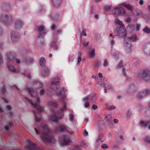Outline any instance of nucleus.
Masks as SVG:
<instances>
[{
	"label": "nucleus",
	"mask_w": 150,
	"mask_h": 150,
	"mask_svg": "<svg viewBox=\"0 0 150 150\" xmlns=\"http://www.w3.org/2000/svg\"><path fill=\"white\" fill-rule=\"evenodd\" d=\"M59 83V78L58 77L54 78L52 79V82L51 83V89L56 93L57 96L59 97V99L62 100L64 99L65 98L64 96L65 91L64 88H58L56 87L55 88H53V86L54 85H56Z\"/></svg>",
	"instance_id": "obj_1"
},
{
	"label": "nucleus",
	"mask_w": 150,
	"mask_h": 150,
	"mask_svg": "<svg viewBox=\"0 0 150 150\" xmlns=\"http://www.w3.org/2000/svg\"><path fill=\"white\" fill-rule=\"evenodd\" d=\"M42 139L52 144H54L56 142V140L51 134L48 128L46 127L44 128L41 133Z\"/></svg>",
	"instance_id": "obj_2"
},
{
	"label": "nucleus",
	"mask_w": 150,
	"mask_h": 150,
	"mask_svg": "<svg viewBox=\"0 0 150 150\" xmlns=\"http://www.w3.org/2000/svg\"><path fill=\"white\" fill-rule=\"evenodd\" d=\"M142 78L147 82L150 81V70L146 69L143 70L142 72Z\"/></svg>",
	"instance_id": "obj_3"
},
{
	"label": "nucleus",
	"mask_w": 150,
	"mask_h": 150,
	"mask_svg": "<svg viewBox=\"0 0 150 150\" xmlns=\"http://www.w3.org/2000/svg\"><path fill=\"white\" fill-rule=\"evenodd\" d=\"M113 14L117 16L124 15L125 14V10L122 7H117L113 8Z\"/></svg>",
	"instance_id": "obj_4"
},
{
	"label": "nucleus",
	"mask_w": 150,
	"mask_h": 150,
	"mask_svg": "<svg viewBox=\"0 0 150 150\" xmlns=\"http://www.w3.org/2000/svg\"><path fill=\"white\" fill-rule=\"evenodd\" d=\"M150 94V88L144 89L139 92L137 94L139 98H142Z\"/></svg>",
	"instance_id": "obj_5"
},
{
	"label": "nucleus",
	"mask_w": 150,
	"mask_h": 150,
	"mask_svg": "<svg viewBox=\"0 0 150 150\" xmlns=\"http://www.w3.org/2000/svg\"><path fill=\"white\" fill-rule=\"evenodd\" d=\"M117 32L120 33L119 35L121 37H122L123 38H126V32L125 28L124 25L118 27L117 29Z\"/></svg>",
	"instance_id": "obj_6"
},
{
	"label": "nucleus",
	"mask_w": 150,
	"mask_h": 150,
	"mask_svg": "<svg viewBox=\"0 0 150 150\" xmlns=\"http://www.w3.org/2000/svg\"><path fill=\"white\" fill-rule=\"evenodd\" d=\"M125 48L126 51L128 53H130L132 52V44L130 42L126 41L125 39Z\"/></svg>",
	"instance_id": "obj_7"
},
{
	"label": "nucleus",
	"mask_w": 150,
	"mask_h": 150,
	"mask_svg": "<svg viewBox=\"0 0 150 150\" xmlns=\"http://www.w3.org/2000/svg\"><path fill=\"white\" fill-rule=\"evenodd\" d=\"M126 39V41H130V42H135L138 40L137 37L135 35H132L131 37H129L128 38H125Z\"/></svg>",
	"instance_id": "obj_8"
},
{
	"label": "nucleus",
	"mask_w": 150,
	"mask_h": 150,
	"mask_svg": "<svg viewBox=\"0 0 150 150\" xmlns=\"http://www.w3.org/2000/svg\"><path fill=\"white\" fill-rule=\"evenodd\" d=\"M95 55V49L94 48L90 49L89 51V58L91 59L93 58Z\"/></svg>",
	"instance_id": "obj_9"
},
{
	"label": "nucleus",
	"mask_w": 150,
	"mask_h": 150,
	"mask_svg": "<svg viewBox=\"0 0 150 150\" xmlns=\"http://www.w3.org/2000/svg\"><path fill=\"white\" fill-rule=\"evenodd\" d=\"M28 90L29 93L33 97H35L38 94V93L36 92L33 88H28Z\"/></svg>",
	"instance_id": "obj_10"
},
{
	"label": "nucleus",
	"mask_w": 150,
	"mask_h": 150,
	"mask_svg": "<svg viewBox=\"0 0 150 150\" xmlns=\"http://www.w3.org/2000/svg\"><path fill=\"white\" fill-rule=\"evenodd\" d=\"M44 26L42 25H39L38 28V30L40 32V34L39 35V37H41V35H42V33L43 34L45 33V32H43L44 31Z\"/></svg>",
	"instance_id": "obj_11"
},
{
	"label": "nucleus",
	"mask_w": 150,
	"mask_h": 150,
	"mask_svg": "<svg viewBox=\"0 0 150 150\" xmlns=\"http://www.w3.org/2000/svg\"><path fill=\"white\" fill-rule=\"evenodd\" d=\"M122 5L125 7L128 10L132 11L133 10V7L129 4H126L124 2L122 4Z\"/></svg>",
	"instance_id": "obj_12"
},
{
	"label": "nucleus",
	"mask_w": 150,
	"mask_h": 150,
	"mask_svg": "<svg viewBox=\"0 0 150 150\" xmlns=\"http://www.w3.org/2000/svg\"><path fill=\"white\" fill-rule=\"evenodd\" d=\"M22 27V23L21 21H18L16 22L15 27L16 29H19Z\"/></svg>",
	"instance_id": "obj_13"
},
{
	"label": "nucleus",
	"mask_w": 150,
	"mask_h": 150,
	"mask_svg": "<svg viewBox=\"0 0 150 150\" xmlns=\"http://www.w3.org/2000/svg\"><path fill=\"white\" fill-rule=\"evenodd\" d=\"M39 63L40 66H44L46 63V60L44 57H41L39 59Z\"/></svg>",
	"instance_id": "obj_14"
},
{
	"label": "nucleus",
	"mask_w": 150,
	"mask_h": 150,
	"mask_svg": "<svg viewBox=\"0 0 150 150\" xmlns=\"http://www.w3.org/2000/svg\"><path fill=\"white\" fill-rule=\"evenodd\" d=\"M61 0H52L53 4L55 7L59 6L60 4Z\"/></svg>",
	"instance_id": "obj_15"
},
{
	"label": "nucleus",
	"mask_w": 150,
	"mask_h": 150,
	"mask_svg": "<svg viewBox=\"0 0 150 150\" xmlns=\"http://www.w3.org/2000/svg\"><path fill=\"white\" fill-rule=\"evenodd\" d=\"M18 37V36L16 37V34L14 32H13L11 33V38L13 41H14L17 40Z\"/></svg>",
	"instance_id": "obj_16"
},
{
	"label": "nucleus",
	"mask_w": 150,
	"mask_h": 150,
	"mask_svg": "<svg viewBox=\"0 0 150 150\" xmlns=\"http://www.w3.org/2000/svg\"><path fill=\"white\" fill-rule=\"evenodd\" d=\"M120 53L118 51H116L114 52L113 54V58L115 60H117L119 58Z\"/></svg>",
	"instance_id": "obj_17"
},
{
	"label": "nucleus",
	"mask_w": 150,
	"mask_h": 150,
	"mask_svg": "<svg viewBox=\"0 0 150 150\" xmlns=\"http://www.w3.org/2000/svg\"><path fill=\"white\" fill-rule=\"evenodd\" d=\"M48 104L50 106L54 107H56L57 105V103L53 101H49L48 102Z\"/></svg>",
	"instance_id": "obj_18"
},
{
	"label": "nucleus",
	"mask_w": 150,
	"mask_h": 150,
	"mask_svg": "<svg viewBox=\"0 0 150 150\" xmlns=\"http://www.w3.org/2000/svg\"><path fill=\"white\" fill-rule=\"evenodd\" d=\"M144 53L147 55H150V49L148 48L147 47H145L144 49Z\"/></svg>",
	"instance_id": "obj_19"
},
{
	"label": "nucleus",
	"mask_w": 150,
	"mask_h": 150,
	"mask_svg": "<svg viewBox=\"0 0 150 150\" xmlns=\"http://www.w3.org/2000/svg\"><path fill=\"white\" fill-rule=\"evenodd\" d=\"M59 117H56V115L54 116V117L51 118V121L54 122H57Z\"/></svg>",
	"instance_id": "obj_20"
},
{
	"label": "nucleus",
	"mask_w": 150,
	"mask_h": 150,
	"mask_svg": "<svg viewBox=\"0 0 150 150\" xmlns=\"http://www.w3.org/2000/svg\"><path fill=\"white\" fill-rule=\"evenodd\" d=\"M8 67L9 70L13 72H16V69H15V67L11 65H8Z\"/></svg>",
	"instance_id": "obj_21"
},
{
	"label": "nucleus",
	"mask_w": 150,
	"mask_h": 150,
	"mask_svg": "<svg viewBox=\"0 0 150 150\" xmlns=\"http://www.w3.org/2000/svg\"><path fill=\"white\" fill-rule=\"evenodd\" d=\"M11 19V17L7 16H3V20L6 22H9L10 21Z\"/></svg>",
	"instance_id": "obj_22"
},
{
	"label": "nucleus",
	"mask_w": 150,
	"mask_h": 150,
	"mask_svg": "<svg viewBox=\"0 0 150 150\" xmlns=\"http://www.w3.org/2000/svg\"><path fill=\"white\" fill-rule=\"evenodd\" d=\"M48 73L49 71L47 68H45L42 71V73L43 75H46L48 74Z\"/></svg>",
	"instance_id": "obj_23"
},
{
	"label": "nucleus",
	"mask_w": 150,
	"mask_h": 150,
	"mask_svg": "<svg viewBox=\"0 0 150 150\" xmlns=\"http://www.w3.org/2000/svg\"><path fill=\"white\" fill-rule=\"evenodd\" d=\"M64 145H66L68 143L71 142V140L69 138H66L64 139Z\"/></svg>",
	"instance_id": "obj_24"
},
{
	"label": "nucleus",
	"mask_w": 150,
	"mask_h": 150,
	"mask_svg": "<svg viewBox=\"0 0 150 150\" xmlns=\"http://www.w3.org/2000/svg\"><path fill=\"white\" fill-rule=\"evenodd\" d=\"M148 122H144L143 120L141 121L140 122V125H142L144 127H147Z\"/></svg>",
	"instance_id": "obj_25"
},
{
	"label": "nucleus",
	"mask_w": 150,
	"mask_h": 150,
	"mask_svg": "<svg viewBox=\"0 0 150 150\" xmlns=\"http://www.w3.org/2000/svg\"><path fill=\"white\" fill-rule=\"evenodd\" d=\"M8 58L10 61H13L14 58V57L13 54H7Z\"/></svg>",
	"instance_id": "obj_26"
},
{
	"label": "nucleus",
	"mask_w": 150,
	"mask_h": 150,
	"mask_svg": "<svg viewBox=\"0 0 150 150\" xmlns=\"http://www.w3.org/2000/svg\"><path fill=\"white\" fill-rule=\"evenodd\" d=\"M144 32L147 34L150 33V29L147 27H145L143 30Z\"/></svg>",
	"instance_id": "obj_27"
},
{
	"label": "nucleus",
	"mask_w": 150,
	"mask_h": 150,
	"mask_svg": "<svg viewBox=\"0 0 150 150\" xmlns=\"http://www.w3.org/2000/svg\"><path fill=\"white\" fill-rule=\"evenodd\" d=\"M115 23L116 24L119 25H120V26L124 25L122 21L117 19H115Z\"/></svg>",
	"instance_id": "obj_28"
},
{
	"label": "nucleus",
	"mask_w": 150,
	"mask_h": 150,
	"mask_svg": "<svg viewBox=\"0 0 150 150\" xmlns=\"http://www.w3.org/2000/svg\"><path fill=\"white\" fill-rule=\"evenodd\" d=\"M60 130L61 131L67 130V129L65 126H61L59 127Z\"/></svg>",
	"instance_id": "obj_29"
},
{
	"label": "nucleus",
	"mask_w": 150,
	"mask_h": 150,
	"mask_svg": "<svg viewBox=\"0 0 150 150\" xmlns=\"http://www.w3.org/2000/svg\"><path fill=\"white\" fill-rule=\"evenodd\" d=\"M69 120L72 122H73L74 120V115L72 114H70L69 115Z\"/></svg>",
	"instance_id": "obj_30"
},
{
	"label": "nucleus",
	"mask_w": 150,
	"mask_h": 150,
	"mask_svg": "<svg viewBox=\"0 0 150 150\" xmlns=\"http://www.w3.org/2000/svg\"><path fill=\"white\" fill-rule=\"evenodd\" d=\"M123 61L122 60H121L119 64L117 65V67L118 68H121L123 66Z\"/></svg>",
	"instance_id": "obj_31"
},
{
	"label": "nucleus",
	"mask_w": 150,
	"mask_h": 150,
	"mask_svg": "<svg viewBox=\"0 0 150 150\" xmlns=\"http://www.w3.org/2000/svg\"><path fill=\"white\" fill-rule=\"evenodd\" d=\"M79 56L78 58V64H79L80 62L81 61V53L79 52L78 53Z\"/></svg>",
	"instance_id": "obj_32"
},
{
	"label": "nucleus",
	"mask_w": 150,
	"mask_h": 150,
	"mask_svg": "<svg viewBox=\"0 0 150 150\" xmlns=\"http://www.w3.org/2000/svg\"><path fill=\"white\" fill-rule=\"evenodd\" d=\"M145 142L150 143V137L148 136L146 137L144 139Z\"/></svg>",
	"instance_id": "obj_33"
},
{
	"label": "nucleus",
	"mask_w": 150,
	"mask_h": 150,
	"mask_svg": "<svg viewBox=\"0 0 150 150\" xmlns=\"http://www.w3.org/2000/svg\"><path fill=\"white\" fill-rule=\"evenodd\" d=\"M108 65V61L107 59H105L103 63V66H107Z\"/></svg>",
	"instance_id": "obj_34"
},
{
	"label": "nucleus",
	"mask_w": 150,
	"mask_h": 150,
	"mask_svg": "<svg viewBox=\"0 0 150 150\" xmlns=\"http://www.w3.org/2000/svg\"><path fill=\"white\" fill-rule=\"evenodd\" d=\"M126 70V69L124 67L122 69V73H123V75L125 76H127Z\"/></svg>",
	"instance_id": "obj_35"
},
{
	"label": "nucleus",
	"mask_w": 150,
	"mask_h": 150,
	"mask_svg": "<svg viewBox=\"0 0 150 150\" xmlns=\"http://www.w3.org/2000/svg\"><path fill=\"white\" fill-rule=\"evenodd\" d=\"M101 147L103 149H106L108 148V146L105 144H103L101 146Z\"/></svg>",
	"instance_id": "obj_36"
},
{
	"label": "nucleus",
	"mask_w": 150,
	"mask_h": 150,
	"mask_svg": "<svg viewBox=\"0 0 150 150\" xmlns=\"http://www.w3.org/2000/svg\"><path fill=\"white\" fill-rule=\"evenodd\" d=\"M111 6H107L105 7V8L106 11L108 12L111 9Z\"/></svg>",
	"instance_id": "obj_37"
},
{
	"label": "nucleus",
	"mask_w": 150,
	"mask_h": 150,
	"mask_svg": "<svg viewBox=\"0 0 150 150\" xmlns=\"http://www.w3.org/2000/svg\"><path fill=\"white\" fill-rule=\"evenodd\" d=\"M83 134L84 136H88V133L86 130V129H85L83 132Z\"/></svg>",
	"instance_id": "obj_38"
},
{
	"label": "nucleus",
	"mask_w": 150,
	"mask_h": 150,
	"mask_svg": "<svg viewBox=\"0 0 150 150\" xmlns=\"http://www.w3.org/2000/svg\"><path fill=\"white\" fill-rule=\"evenodd\" d=\"M132 115V112L130 110H129L127 112V117H129L130 116Z\"/></svg>",
	"instance_id": "obj_39"
},
{
	"label": "nucleus",
	"mask_w": 150,
	"mask_h": 150,
	"mask_svg": "<svg viewBox=\"0 0 150 150\" xmlns=\"http://www.w3.org/2000/svg\"><path fill=\"white\" fill-rule=\"evenodd\" d=\"M106 118L107 120H111L112 119V116L111 115H108L106 117Z\"/></svg>",
	"instance_id": "obj_40"
},
{
	"label": "nucleus",
	"mask_w": 150,
	"mask_h": 150,
	"mask_svg": "<svg viewBox=\"0 0 150 150\" xmlns=\"http://www.w3.org/2000/svg\"><path fill=\"white\" fill-rule=\"evenodd\" d=\"M34 113H35V115L36 120V121H40L41 119V117H39L38 116H37L36 115L35 113V112H34Z\"/></svg>",
	"instance_id": "obj_41"
},
{
	"label": "nucleus",
	"mask_w": 150,
	"mask_h": 150,
	"mask_svg": "<svg viewBox=\"0 0 150 150\" xmlns=\"http://www.w3.org/2000/svg\"><path fill=\"white\" fill-rule=\"evenodd\" d=\"M51 17L55 21L57 20V16L56 15H51Z\"/></svg>",
	"instance_id": "obj_42"
},
{
	"label": "nucleus",
	"mask_w": 150,
	"mask_h": 150,
	"mask_svg": "<svg viewBox=\"0 0 150 150\" xmlns=\"http://www.w3.org/2000/svg\"><path fill=\"white\" fill-rule=\"evenodd\" d=\"M141 25L139 24H137L136 25V29L137 30L139 31L140 30V27Z\"/></svg>",
	"instance_id": "obj_43"
},
{
	"label": "nucleus",
	"mask_w": 150,
	"mask_h": 150,
	"mask_svg": "<svg viewBox=\"0 0 150 150\" xmlns=\"http://www.w3.org/2000/svg\"><path fill=\"white\" fill-rule=\"evenodd\" d=\"M119 149L118 146L116 145H114L113 146V150H117Z\"/></svg>",
	"instance_id": "obj_44"
},
{
	"label": "nucleus",
	"mask_w": 150,
	"mask_h": 150,
	"mask_svg": "<svg viewBox=\"0 0 150 150\" xmlns=\"http://www.w3.org/2000/svg\"><path fill=\"white\" fill-rule=\"evenodd\" d=\"M28 100H29V101L30 102L32 105L35 107V108H36L37 107V105L35 103H32V100H30L29 99H28Z\"/></svg>",
	"instance_id": "obj_45"
},
{
	"label": "nucleus",
	"mask_w": 150,
	"mask_h": 150,
	"mask_svg": "<svg viewBox=\"0 0 150 150\" xmlns=\"http://www.w3.org/2000/svg\"><path fill=\"white\" fill-rule=\"evenodd\" d=\"M45 93V91L44 90H41L40 93V94L41 96H43Z\"/></svg>",
	"instance_id": "obj_46"
},
{
	"label": "nucleus",
	"mask_w": 150,
	"mask_h": 150,
	"mask_svg": "<svg viewBox=\"0 0 150 150\" xmlns=\"http://www.w3.org/2000/svg\"><path fill=\"white\" fill-rule=\"evenodd\" d=\"M100 64V62H97L95 64V66L96 67H98V66H99Z\"/></svg>",
	"instance_id": "obj_47"
},
{
	"label": "nucleus",
	"mask_w": 150,
	"mask_h": 150,
	"mask_svg": "<svg viewBox=\"0 0 150 150\" xmlns=\"http://www.w3.org/2000/svg\"><path fill=\"white\" fill-rule=\"evenodd\" d=\"M131 21V18H130L128 17L126 18L125 21L127 23H129Z\"/></svg>",
	"instance_id": "obj_48"
},
{
	"label": "nucleus",
	"mask_w": 150,
	"mask_h": 150,
	"mask_svg": "<svg viewBox=\"0 0 150 150\" xmlns=\"http://www.w3.org/2000/svg\"><path fill=\"white\" fill-rule=\"evenodd\" d=\"M86 30L85 29H83L82 31V33L83 34V35L84 36H86V33H85Z\"/></svg>",
	"instance_id": "obj_49"
},
{
	"label": "nucleus",
	"mask_w": 150,
	"mask_h": 150,
	"mask_svg": "<svg viewBox=\"0 0 150 150\" xmlns=\"http://www.w3.org/2000/svg\"><path fill=\"white\" fill-rule=\"evenodd\" d=\"M66 105L65 104L64 105V107H63L61 109V110L62 111H63L64 110H65L66 109Z\"/></svg>",
	"instance_id": "obj_50"
},
{
	"label": "nucleus",
	"mask_w": 150,
	"mask_h": 150,
	"mask_svg": "<svg viewBox=\"0 0 150 150\" xmlns=\"http://www.w3.org/2000/svg\"><path fill=\"white\" fill-rule=\"evenodd\" d=\"M134 86H132L128 89L127 91H129V90H132L134 89Z\"/></svg>",
	"instance_id": "obj_51"
},
{
	"label": "nucleus",
	"mask_w": 150,
	"mask_h": 150,
	"mask_svg": "<svg viewBox=\"0 0 150 150\" xmlns=\"http://www.w3.org/2000/svg\"><path fill=\"white\" fill-rule=\"evenodd\" d=\"M113 121L115 124H117L118 122V120L117 119H113Z\"/></svg>",
	"instance_id": "obj_52"
},
{
	"label": "nucleus",
	"mask_w": 150,
	"mask_h": 150,
	"mask_svg": "<svg viewBox=\"0 0 150 150\" xmlns=\"http://www.w3.org/2000/svg\"><path fill=\"white\" fill-rule=\"evenodd\" d=\"M82 145L84 147H86L87 146L86 144L84 142H83L82 143Z\"/></svg>",
	"instance_id": "obj_53"
},
{
	"label": "nucleus",
	"mask_w": 150,
	"mask_h": 150,
	"mask_svg": "<svg viewBox=\"0 0 150 150\" xmlns=\"http://www.w3.org/2000/svg\"><path fill=\"white\" fill-rule=\"evenodd\" d=\"M6 91V88L5 86H4L3 88L2 91L3 93H4Z\"/></svg>",
	"instance_id": "obj_54"
},
{
	"label": "nucleus",
	"mask_w": 150,
	"mask_h": 150,
	"mask_svg": "<svg viewBox=\"0 0 150 150\" xmlns=\"http://www.w3.org/2000/svg\"><path fill=\"white\" fill-rule=\"evenodd\" d=\"M92 107L93 109H96L97 108V106L96 105H92Z\"/></svg>",
	"instance_id": "obj_55"
},
{
	"label": "nucleus",
	"mask_w": 150,
	"mask_h": 150,
	"mask_svg": "<svg viewBox=\"0 0 150 150\" xmlns=\"http://www.w3.org/2000/svg\"><path fill=\"white\" fill-rule=\"evenodd\" d=\"M34 129L35 132L37 134H39L40 133V132L36 128H35Z\"/></svg>",
	"instance_id": "obj_56"
},
{
	"label": "nucleus",
	"mask_w": 150,
	"mask_h": 150,
	"mask_svg": "<svg viewBox=\"0 0 150 150\" xmlns=\"http://www.w3.org/2000/svg\"><path fill=\"white\" fill-rule=\"evenodd\" d=\"M51 28L52 30H53L55 28L56 25L55 24H52L51 26Z\"/></svg>",
	"instance_id": "obj_57"
},
{
	"label": "nucleus",
	"mask_w": 150,
	"mask_h": 150,
	"mask_svg": "<svg viewBox=\"0 0 150 150\" xmlns=\"http://www.w3.org/2000/svg\"><path fill=\"white\" fill-rule=\"evenodd\" d=\"M88 44H89L88 42H87L86 43H83V46L84 47H86V46H87L88 45Z\"/></svg>",
	"instance_id": "obj_58"
},
{
	"label": "nucleus",
	"mask_w": 150,
	"mask_h": 150,
	"mask_svg": "<svg viewBox=\"0 0 150 150\" xmlns=\"http://www.w3.org/2000/svg\"><path fill=\"white\" fill-rule=\"evenodd\" d=\"M119 137L120 139H122L123 140H125V139L124 138L123 136L122 135H119Z\"/></svg>",
	"instance_id": "obj_59"
},
{
	"label": "nucleus",
	"mask_w": 150,
	"mask_h": 150,
	"mask_svg": "<svg viewBox=\"0 0 150 150\" xmlns=\"http://www.w3.org/2000/svg\"><path fill=\"white\" fill-rule=\"evenodd\" d=\"M89 105V103H85V104L84 105V107H88Z\"/></svg>",
	"instance_id": "obj_60"
},
{
	"label": "nucleus",
	"mask_w": 150,
	"mask_h": 150,
	"mask_svg": "<svg viewBox=\"0 0 150 150\" xmlns=\"http://www.w3.org/2000/svg\"><path fill=\"white\" fill-rule=\"evenodd\" d=\"M144 1L143 0H140L139 1V3L140 5H142L143 4Z\"/></svg>",
	"instance_id": "obj_61"
},
{
	"label": "nucleus",
	"mask_w": 150,
	"mask_h": 150,
	"mask_svg": "<svg viewBox=\"0 0 150 150\" xmlns=\"http://www.w3.org/2000/svg\"><path fill=\"white\" fill-rule=\"evenodd\" d=\"M16 62L17 63H18V64H19L20 63V60L19 59H16Z\"/></svg>",
	"instance_id": "obj_62"
},
{
	"label": "nucleus",
	"mask_w": 150,
	"mask_h": 150,
	"mask_svg": "<svg viewBox=\"0 0 150 150\" xmlns=\"http://www.w3.org/2000/svg\"><path fill=\"white\" fill-rule=\"evenodd\" d=\"M62 30H58L57 31V34H59L60 33H62Z\"/></svg>",
	"instance_id": "obj_63"
},
{
	"label": "nucleus",
	"mask_w": 150,
	"mask_h": 150,
	"mask_svg": "<svg viewBox=\"0 0 150 150\" xmlns=\"http://www.w3.org/2000/svg\"><path fill=\"white\" fill-rule=\"evenodd\" d=\"M7 108L8 110H11L12 109V107L10 105H8L7 106Z\"/></svg>",
	"instance_id": "obj_64"
}]
</instances>
